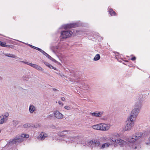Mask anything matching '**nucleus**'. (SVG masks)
Segmentation results:
<instances>
[{"label":"nucleus","instance_id":"obj_3","mask_svg":"<svg viewBox=\"0 0 150 150\" xmlns=\"http://www.w3.org/2000/svg\"><path fill=\"white\" fill-rule=\"evenodd\" d=\"M9 115V113L6 112L0 116V124H2L7 121Z\"/></svg>","mask_w":150,"mask_h":150},{"label":"nucleus","instance_id":"obj_18","mask_svg":"<svg viewBox=\"0 0 150 150\" xmlns=\"http://www.w3.org/2000/svg\"><path fill=\"white\" fill-rule=\"evenodd\" d=\"M4 54L6 56L8 57L14 58L16 59H17L18 57L16 56L15 55L10 53H4Z\"/></svg>","mask_w":150,"mask_h":150},{"label":"nucleus","instance_id":"obj_33","mask_svg":"<svg viewBox=\"0 0 150 150\" xmlns=\"http://www.w3.org/2000/svg\"><path fill=\"white\" fill-rule=\"evenodd\" d=\"M146 144H150V138L148 139L147 141L146 142Z\"/></svg>","mask_w":150,"mask_h":150},{"label":"nucleus","instance_id":"obj_15","mask_svg":"<svg viewBox=\"0 0 150 150\" xmlns=\"http://www.w3.org/2000/svg\"><path fill=\"white\" fill-rule=\"evenodd\" d=\"M31 67L40 71H42L44 70L40 66L35 64L32 63Z\"/></svg>","mask_w":150,"mask_h":150},{"label":"nucleus","instance_id":"obj_8","mask_svg":"<svg viewBox=\"0 0 150 150\" xmlns=\"http://www.w3.org/2000/svg\"><path fill=\"white\" fill-rule=\"evenodd\" d=\"M23 141L22 139L19 135L17 136L10 141L9 143L10 144H16L17 142H21Z\"/></svg>","mask_w":150,"mask_h":150},{"label":"nucleus","instance_id":"obj_35","mask_svg":"<svg viewBox=\"0 0 150 150\" xmlns=\"http://www.w3.org/2000/svg\"><path fill=\"white\" fill-rule=\"evenodd\" d=\"M58 103H59V105H62V106H63V104L61 102V101H59L58 102Z\"/></svg>","mask_w":150,"mask_h":150},{"label":"nucleus","instance_id":"obj_14","mask_svg":"<svg viewBox=\"0 0 150 150\" xmlns=\"http://www.w3.org/2000/svg\"><path fill=\"white\" fill-rule=\"evenodd\" d=\"M117 136L116 137H115V141H114L113 142L119 144V145L122 144L124 143L125 142L120 139H116V137H117L118 134H115Z\"/></svg>","mask_w":150,"mask_h":150},{"label":"nucleus","instance_id":"obj_34","mask_svg":"<svg viewBox=\"0 0 150 150\" xmlns=\"http://www.w3.org/2000/svg\"><path fill=\"white\" fill-rule=\"evenodd\" d=\"M84 88L86 90H88L89 89L88 86L87 85H86L85 86Z\"/></svg>","mask_w":150,"mask_h":150},{"label":"nucleus","instance_id":"obj_6","mask_svg":"<svg viewBox=\"0 0 150 150\" xmlns=\"http://www.w3.org/2000/svg\"><path fill=\"white\" fill-rule=\"evenodd\" d=\"M72 34V32L71 31H64L62 32L61 36L63 38H67L71 36Z\"/></svg>","mask_w":150,"mask_h":150},{"label":"nucleus","instance_id":"obj_43","mask_svg":"<svg viewBox=\"0 0 150 150\" xmlns=\"http://www.w3.org/2000/svg\"><path fill=\"white\" fill-rule=\"evenodd\" d=\"M54 91H55V90H56V89H54Z\"/></svg>","mask_w":150,"mask_h":150},{"label":"nucleus","instance_id":"obj_16","mask_svg":"<svg viewBox=\"0 0 150 150\" xmlns=\"http://www.w3.org/2000/svg\"><path fill=\"white\" fill-rule=\"evenodd\" d=\"M43 54L45 55L51 61L54 62L56 63H59L58 62H57L52 57L50 56L48 54H47L45 52V54Z\"/></svg>","mask_w":150,"mask_h":150},{"label":"nucleus","instance_id":"obj_27","mask_svg":"<svg viewBox=\"0 0 150 150\" xmlns=\"http://www.w3.org/2000/svg\"><path fill=\"white\" fill-rule=\"evenodd\" d=\"M109 12L111 16L115 15L116 13L112 9H111L109 11Z\"/></svg>","mask_w":150,"mask_h":150},{"label":"nucleus","instance_id":"obj_21","mask_svg":"<svg viewBox=\"0 0 150 150\" xmlns=\"http://www.w3.org/2000/svg\"><path fill=\"white\" fill-rule=\"evenodd\" d=\"M68 131H62L58 133V134L60 136H64L65 134H64L65 132H67Z\"/></svg>","mask_w":150,"mask_h":150},{"label":"nucleus","instance_id":"obj_24","mask_svg":"<svg viewBox=\"0 0 150 150\" xmlns=\"http://www.w3.org/2000/svg\"><path fill=\"white\" fill-rule=\"evenodd\" d=\"M0 45L2 47H8L9 46L8 45H6L5 42H2L1 41H0Z\"/></svg>","mask_w":150,"mask_h":150},{"label":"nucleus","instance_id":"obj_20","mask_svg":"<svg viewBox=\"0 0 150 150\" xmlns=\"http://www.w3.org/2000/svg\"><path fill=\"white\" fill-rule=\"evenodd\" d=\"M75 26V25L74 24H68L65 25L64 26V28H67L74 27Z\"/></svg>","mask_w":150,"mask_h":150},{"label":"nucleus","instance_id":"obj_4","mask_svg":"<svg viewBox=\"0 0 150 150\" xmlns=\"http://www.w3.org/2000/svg\"><path fill=\"white\" fill-rule=\"evenodd\" d=\"M134 123H132L127 120L126 121V124L123 128V130L125 131H130L134 126Z\"/></svg>","mask_w":150,"mask_h":150},{"label":"nucleus","instance_id":"obj_40","mask_svg":"<svg viewBox=\"0 0 150 150\" xmlns=\"http://www.w3.org/2000/svg\"><path fill=\"white\" fill-rule=\"evenodd\" d=\"M65 100V99L64 98V97H62L61 98V100L62 101H64Z\"/></svg>","mask_w":150,"mask_h":150},{"label":"nucleus","instance_id":"obj_1","mask_svg":"<svg viewBox=\"0 0 150 150\" xmlns=\"http://www.w3.org/2000/svg\"><path fill=\"white\" fill-rule=\"evenodd\" d=\"M88 144L89 146L93 148L94 146L97 147H99L100 149H103L109 147L110 144L108 142L100 146V144L99 140L93 139L89 141Z\"/></svg>","mask_w":150,"mask_h":150},{"label":"nucleus","instance_id":"obj_45","mask_svg":"<svg viewBox=\"0 0 150 150\" xmlns=\"http://www.w3.org/2000/svg\"><path fill=\"white\" fill-rule=\"evenodd\" d=\"M149 117H150V115H149Z\"/></svg>","mask_w":150,"mask_h":150},{"label":"nucleus","instance_id":"obj_42","mask_svg":"<svg viewBox=\"0 0 150 150\" xmlns=\"http://www.w3.org/2000/svg\"><path fill=\"white\" fill-rule=\"evenodd\" d=\"M54 91H55V90H56V89H54Z\"/></svg>","mask_w":150,"mask_h":150},{"label":"nucleus","instance_id":"obj_32","mask_svg":"<svg viewBox=\"0 0 150 150\" xmlns=\"http://www.w3.org/2000/svg\"><path fill=\"white\" fill-rule=\"evenodd\" d=\"M44 63L47 66L49 67V65L50 64L49 63L46 62H44Z\"/></svg>","mask_w":150,"mask_h":150},{"label":"nucleus","instance_id":"obj_41","mask_svg":"<svg viewBox=\"0 0 150 150\" xmlns=\"http://www.w3.org/2000/svg\"><path fill=\"white\" fill-rule=\"evenodd\" d=\"M79 32V31H77V34H79V33H78V32Z\"/></svg>","mask_w":150,"mask_h":150},{"label":"nucleus","instance_id":"obj_38","mask_svg":"<svg viewBox=\"0 0 150 150\" xmlns=\"http://www.w3.org/2000/svg\"><path fill=\"white\" fill-rule=\"evenodd\" d=\"M35 47V49H36V50H39V51H40L41 50V49H40V48H38V47Z\"/></svg>","mask_w":150,"mask_h":150},{"label":"nucleus","instance_id":"obj_28","mask_svg":"<svg viewBox=\"0 0 150 150\" xmlns=\"http://www.w3.org/2000/svg\"><path fill=\"white\" fill-rule=\"evenodd\" d=\"M30 126V125L29 124H25L23 126V127L24 128H28Z\"/></svg>","mask_w":150,"mask_h":150},{"label":"nucleus","instance_id":"obj_13","mask_svg":"<svg viewBox=\"0 0 150 150\" xmlns=\"http://www.w3.org/2000/svg\"><path fill=\"white\" fill-rule=\"evenodd\" d=\"M137 116L130 114V116L127 118V120L132 123H134Z\"/></svg>","mask_w":150,"mask_h":150},{"label":"nucleus","instance_id":"obj_36","mask_svg":"<svg viewBox=\"0 0 150 150\" xmlns=\"http://www.w3.org/2000/svg\"><path fill=\"white\" fill-rule=\"evenodd\" d=\"M136 58L135 57H134L131 59L132 60L134 61L136 59Z\"/></svg>","mask_w":150,"mask_h":150},{"label":"nucleus","instance_id":"obj_5","mask_svg":"<svg viewBox=\"0 0 150 150\" xmlns=\"http://www.w3.org/2000/svg\"><path fill=\"white\" fill-rule=\"evenodd\" d=\"M142 136L141 132L137 133L132 136V138H130L129 141L130 142H133L139 139Z\"/></svg>","mask_w":150,"mask_h":150},{"label":"nucleus","instance_id":"obj_12","mask_svg":"<svg viewBox=\"0 0 150 150\" xmlns=\"http://www.w3.org/2000/svg\"><path fill=\"white\" fill-rule=\"evenodd\" d=\"M47 134L44 132H42L38 136V139L41 140H43L48 136Z\"/></svg>","mask_w":150,"mask_h":150},{"label":"nucleus","instance_id":"obj_17","mask_svg":"<svg viewBox=\"0 0 150 150\" xmlns=\"http://www.w3.org/2000/svg\"><path fill=\"white\" fill-rule=\"evenodd\" d=\"M100 123L98 124L94 125L91 126V127L93 129L98 130H100Z\"/></svg>","mask_w":150,"mask_h":150},{"label":"nucleus","instance_id":"obj_39","mask_svg":"<svg viewBox=\"0 0 150 150\" xmlns=\"http://www.w3.org/2000/svg\"><path fill=\"white\" fill-rule=\"evenodd\" d=\"M59 74L62 77H63L64 76V75L62 74Z\"/></svg>","mask_w":150,"mask_h":150},{"label":"nucleus","instance_id":"obj_2","mask_svg":"<svg viewBox=\"0 0 150 150\" xmlns=\"http://www.w3.org/2000/svg\"><path fill=\"white\" fill-rule=\"evenodd\" d=\"M141 102L138 101L136 102L134 106L133 109L132 110L131 114L137 116L139 113Z\"/></svg>","mask_w":150,"mask_h":150},{"label":"nucleus","instance_id":"obj_7","mask_svg":"<svg viewBox=\"0 0 150 150\" xmlns=\"http://www.w3.org/2000/svg\"><path fill=\"white\" fill-rule=\"evenodd\" d=\"M117 136L115 134H112L109 136L107 137H103V139L104 140L109 141L111 142H113L115 141V137Z\"/></svg>","mask_w":150,"mask_h":150},{"label":"nucleus","instance_id":"obj_26","mask_svg":"<svg viewBox=\"0 0 150 150\" xmlns=\"http://www.w3.org/2000/svg\"><path fill=\"white\" fill-rule=\"evenodd\" d=\"M54 115V113H50L47 115V117L48 119H51L53 117Z\"/></svg>","mask_w":150,"mask_h":150},{"label":"nucleus","instance_id":"obj_31","mask_svg":"<svg viewBox=\"0 0 150 150\" xmlns=\"http://www.w3.org/2000/svg\"><path fill=\"white\" fill-rule=\"evenodd\" d=\"M48 67H49V68H50V69L52 68V69H54L55 70H57V69L55 68L54 67L52 66L50 64L49 66Z\"/></svg>","mask_w":150,"mask_h":150},{"label":"nucleus","instance_id":"obj_19","mask_svg":"<svg viewBox=\"0 0 150 150\" xmlns=\"http://www.w3.org/2000/svg\"><path fill=\"white\" fill-rule=\"evenodd\" d=\"M35 110V107L33 105H30L29 107V111L31 113L34 112Z\"/></svg>","mask_w":150,"mask_h":150},{"label":"nucleus","instance_id":"obj_29","mask_svg":"<svg viewBox=\"0 0 150 150\" xmlns=\"http://www.w3.org/2000/svg\"><path fill=\"white\" fill-rule=\"evenodd\" d=\"M21 62L23 63L27 64L30 66H31V64H32V63H29L28 62H24L23 61H22Z\"/></svg>","mask_w":150,"mask_h":150},{"label":"nucleus","instance_id":"obj_11","mask_svg":"<svg viewBox=\"0 0 150 150\" xmlns=\"http://www.w3.org/2000/svg\"><path fill=\"white\" fill-rule=\"evenodd\" d=\"M103 113V111L96 112H94L91 113V115L93 116L99 117L101 116Z\"/></svg>","mask_w":150,"mask_h":150},{"label":"nucleus","instance_id":"obj_25","mask_svg":"<svg viewBox=\"0 0 150 150\" xmlns=\"http://www.w3.org/2000/svg\"><path fill=\"white\" fill-rule=\"evenodd\" d=\"M19 123L18 121L16 120H14L12 121V124L13 125L16 126Z\"/></svg>","mask_w":150,"mask_h":150},{"label":"nucleus","instance_id":"obj_22","mask_svg":"<svg viewBox=\"0 0 150 150\" xmlns=\"http://www.w3.org/2000/svg\"><path fill=\"white\" fill-rule=\"evenodd\" d=\"M100 58V56L99 54H96L93 60L94 61H97L99 60Z\"/></svg>","mask_w":150,"mask_h":150},{"label":"nucleus","instance_id":"obj_10","mask_svg":"<svg viewBox=\"0 0 150 150\" xmlns=\"http://www.w3.org/2000/svg\"><path fill=\"white\" fill-rule=\"evenodd\" d=\"M54 115L55 117L57 119H61L63 118V115L58 111H56L54 112Z\"/></svg>","mask_w":150,"mask_h":150},{"label":"nucleus","instance_id":"obj_30","mask_svg":"<svg viewBox=\"0 0 150 150\" xmlns=\"http://www.w3.org/2000/svg\"><path fill=\"white\" fill-rule=\"evenodd\" d=\"M65 109L69 110L71 109V107L69 106H66L64 107Z\"/></svg>","mask_w":150,"mask_h":150},{"label":"nucleus","instance_id":"obj_23","mask_svg":"<svg viewBox=\"0 0 150 150\" xmlns=\"http://www.w3.org/2000/svg\"><path fill=\"white\" fill-rule=\"evenodd\" d=\"M19 136L22 139V138H28L29 137L28 134H23Z\"/></svg>","mask_w":150,"mask_h":150},{"label":"nucleus","instance_id":"obj_37","mask_svg":"<svg viewBox=\"0 0 150 150\" xmlns=\"http://www.w3.org/2000/svg\"><path fill=\"white\" fill-rule=\"evenodd\" d=\"M40 52H42L43 54H44L45 53V52H44L43 50H42L41 49V50L40 51Z\"/></svg>","mask_w":150,"mask_h":150},{"label":"nucleus","instance_id":"obj_9","mask_svg":"<svg viewBox=\"0 0 150 150\" xmlns=\"http://www.w3.org/2000/svg\"><path fill=\"white\" fill-rule=\"evenodd\" d=\"M100 130L101 131H107L110 128V125H109L104 123H100Z\"/></svg>","mask_w":150,"mask_h":150},{"label":"nucleus","instance_id":"obj_44","mask_svg":"<svg viewBox=\"0 0 150 150\" xmlns=\"http://www.w3.org/2000/svg\"><path fill=\"white\" fill-rule=\"evenodd\" d=\"M1 132V130L0 129V133Z\"/></svg>","mask_w":150,"mask_h":150}]
</instances>
